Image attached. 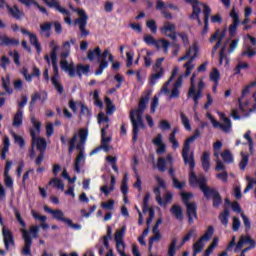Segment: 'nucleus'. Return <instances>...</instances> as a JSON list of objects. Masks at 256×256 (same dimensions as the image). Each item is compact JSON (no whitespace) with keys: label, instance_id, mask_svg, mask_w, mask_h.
<instances>
[{"label":"nucleus","instance_id":"nucleus-34","mask_svg":"<svg viewBox=\"0 0 256 256\" xmlns=\"http://www.w3.org/2000/svg\"><path fill=\"white\" fill-rule=\"evenodd\" d=\"M221 157L222 160L224 161V163H226L227 165H231V163H233L235 161V159L233 158V154L231 153V150L226 149L221 153Z\"/></svg>","mask_w":256,"mask_h":256},{"label":"nucleus","instance_id":"nucleus-45","mask_svg":"<svg viewBox=\"0 0 256 256\" xmlns=\"http://www.w3.org/2000/svg\"><path fill=\"white\" fill-rule=\"evenodd\" d=\"M51 81H52L53 87L56 89V91H58L59 95H63V92L65 91L63 84L59 83V81H57V78L55 77H52Z\"/></svg>","mask_w":256,"mask_h":256},{"label":"nucleus","instance_id":"nucleus-48","mask_svg":"<svg viewBox=\"0 0 256 256\" xmlns=\"http://www.w3.org/2000/svg\"><path fill=\"white\" fill-rule=\"evenodd\" d=\"M154 235L152 237L149 238V241H148V250L151 251V249H153V242L154 241H161V232H156V233H153Z\"/></svg>","mask_w":256,"mask_h":256},{"label":"nucleus","instance_id":"nucleus-14","mask_svg":"<svg viewBox=\"0 0 256 256\" xmlns=\"http://www.w3.org/2000/svg\"><path fill=\"white\" fill-rule=\"evenodd\" d=\"M2 237L6 251H9L11 247H15V236L13 235V232L5 226L2 228Z\"/></svg>","mask_w":256,"mask_h":256},{"label":"nucleus","instance_id":"nucleus-33","mask_svg":"<svg viewBox=\"0 0 256 256\" xmlns=\"http://www.w3.org/2000/svg\"><path fill=\"white\" fill-rule=\"evenodd\" d=\"M13 127H21L23 125V110L18 109L16 114L14 115Z\"/></svg>","mask_w":256,"mask_h":256},{"label":"nucleus","instance_id":"nucleus-47","mask_svg":"<svg viewBox=\"0 0 256 256\" xmlns=\"http://www.w3.org/2000/svg\"><path fill=\"white\" fill-rule=\"evenodd\" d=\"M107 129H109V124H106V126L101 129V137H102L101 144L108 145V143H110L111 141V136L105 137V135H107Z\"/></svg>","mask_w":256,"mask_h":256},{"label":"nucleus","instance_id":"nucleus-56","mask_svg":"<svg viewBox=\"0 0 256 256\" xmlns=\"http://www.w3.org/2000/svg\"><path fill=\"white\" fill-rule=\"evenodd\" d=\"M146 27L155 35L157 33V22L155 20H148L146 22Z\"/></svg>","mask_w":256,"mask_h":256},{"label":"nucleus","instance_id":"nucleus-9","mask_svg":"<svg viewBox=\"0 0 256 256\" xmlns=\"http://www.w3.org/2000/svg\"><path fill=\"white\" fill-rule=\"evenodd\" d=\"M227 36V28H224L222 31L221 29H217L214 34L211 35L209 39V43H215L216 44L212 48V55H215V52L219 47H221V44L223 43V38Z\"/></svg>","mask_w":256,"mask_h":256},{"label":"nucleus","instance_id":"nucleus-57","mask_svg":"<svg viewBox=\"0 0 256 256\" xmlns=\"http://www.w3.org/2000/svg\"><path fill=\"white\" fill-rule=\"evenodd\" d=\"M241 69H249V63L247 62L238 63L234 69V75H239V73H241Z\"/></svg>","mask_w":256,"mask_h":256},{"label":"nucleus","instance_id":"nucleus-20","mask_svg":"<svg viewBox=\"0 0 256 256\" xmlns=\"http://www.w3.org/2000/svg\"><path fill=\"white\" fill-rule=\"evenodd\" d=\"M153 145L157 148L156 153L158 155H163V153H167V146L163 143V135L158 134L156 138L152 140Z\"/></svg>","mask_w":256,"mask_h":256},{"label":"nucleus","instance_id":"nucleus-55","mask_svg":"<svg viewBox=\"0 0 256 256\" xmlns=\"http://www.w3.org/2000/svg\"><path fill=\"white\" fill-rule=\"evenodd\" d=\"M20 73L21 75H23L27 83H31V81H33V75L29 74V70L27 69V67H23Z\"/></svg>","mask_w":256,"mask_h":256},{"label":"nucleus","instance_id":"nucleus-36","mask_svg":"<svg viewBox=\"0 0 256 256\" xmlns=\"http://www.w3.org/2000/svg\"><path fill=\"white\" fill-rule=\"evenodd\" d=\"M84 157L85 155L83 154V149H81L74 163V170L76 171V173H81V161H83Z\"/></svg>","mask_w":256,"mask_h":256},{"label":"nucleus","instance_id":"nucleus-19","mask_svg":"<svg viewBox=\"0 0 256 256\" xmlns=\"http://www.w3.org/2000/svg\"><path fill=\"white\" fill-rule=\"evenodd\" d=\"M186 214L189 225H193V219H197V203L191 202L186 205Z\"/></svg>","mask_w":256,"mask_h":256},{"label":"nucleus","instance_id":"nucleus-3","mask_svg":"<svg viewBox=\"0 0 256 256\" xmlns=\"http://www.w3.org/2000/svg\"><path fill=\"white\" fill-rule=\"evenodd\" d=\"M15 217L22 227V229L20 230L22 233V239L24 241L22 255L32 256L33 253L31 252V247H33V239H37V237H39L40 227L38 225H35L27 230V222L23 220V218L21 217V213L18 210L15 211Z\"/></svg>","mask_w":256,"mask_h":256},{"label":"nucleus","instance_id":"nucleus-42","mask_svg":"<svg viewBox=\"0 0 256 256\" xmlns=\"http://www.w3.org/2000/svg\"><path fill=\"white\" fill-rule=\"evenodd\" d=\"M48 185H54L56 189H60L61 191H65V184H63V180L58 178H53Z\"/></svg>","mask_w":256,"mask_h":256},{"label":"nucleus","instance_id":"nucleus-1","mask_svg":"<svg viewBox=\"0 0 256 256\" xmlns=\"http://www.w3.org/2000/svg\"><path fill=\"white\" fill-rule=\"evenodd\" d=\"M200 135L201 132L199 131V128H197L194 131V134L185 140L182 149V159L184 160V163L190 167L188 183L193 189H195V187H199L205 199H212V206L214 209H219V207L223 205V197H221V194L219 191H217V189L211 188L207 185V177H205L203 174L198 176L195 174V156L193 154H190L189 156V151H191V143H193V141L196 139H199Z\"/></svg>","mask_w":256,"mask_h":256},{"label":"nucleus","instance_id":"nucleus-2","mask_svg":"<svg viewBox=\"0 0 256 256\" xmlns=\"http://www.w3.org/2000/svg\"><path fill=\"white\" fill-rule=\"evenodd\" d=\"M152 93L153 91L147 90L141 96L138 103V108L130 113V121L133 127V143H137V139H139V129H145V122H143V114L145 113V109H147V103H149V99H151Z\"/></svg>","mask_w":256,"mask_h":256},{"label":"nucleus","instance_id":"nucleus-58","mask_svg":"<svg viewBox=\"0 0 256 256\" xmlns=\"http://www.w3.org/2000/svg\"><path fill=\"white\" fill-rule=\"evenodd\" d=\"M75 43H77V39L72 38L70 39V41H66L62 44V47L64 49V51H68L71 53V45H75Z\"/></svg>","mask_w":256,"mask_h":256},{"label":"nucleus","instance_id":"nucleus-7","mask_svg":"<svg viewBox=\"0 0 256 256\" xmlns=\"http://www.w3.org/2000/svg\"><path fill=\"white\" fill-rule=\"evenodd\" d=\"M144 43L149 46L153 45L154 47H156V49H161L162 47L164 49V53H169V45H171V42H169V40H156L152 35L144 36Z\"/></svg>","mask_w":256,"mask_h":256},{"label":"nucleus","instance_id":"nucleus-31","mask_svg":"<svg viewBox=\"0 0 256 256\" xmlns=\"http://www.w3.org/2000/svg\"><path fill=\"white\" fill-rule=\"evenodd\" d=\"M170 213L172 215H174V217L178 220V221H183V219H185V217L183 216V208L179 205H173L170 208Z\"/></svg>","mask_w":256,"mask_h":256},{"label":"nucleus","instance_id":"nucleus-25","mask_svg":"<svg viewBox=\"0 0 256 256\" xmlns=\"http://www.w3.org/2000/svg\"><path fill=\"white\" fill-rule=\"evenodd\" d=\"M197 77L196 73L192 74V77L190 79V89L188 91V97H191V95H196L197 97L202 98L203 97V90H197L195 88V78Z\"/></svg>","mask_w":256,"mask_h":256},{"label":"nucleus","instance_id":"nucleus-12","mask_svg":"<svg viewBox=\"0 0 256 256\" xmlns=\"http://www.w3.org/2000/svg\"><path fill=\"white\" fill-rule=\"evenodd\" d=\"M185 1L186 3H189L190 5H192V15H190V19H192L193 21H197L199 26L203 25V22L199 17V15H201V7H199V5H201V3L203 2H199V0H185Z\"/></svg>","mask_w":256,"mask_h":256},{"label":"nucleus","instance_id":"nucleus-28","mask_svg":"<svg viewBox=\"0 0 256 256\" xmlns=\"http://www.w3.org/2000/svg\"><path fill=\"white\" fill-rule=\"evenodd\" d=\"M38 99L42 101V103H45L47 101V92H43L42 96L40 93L36 92L31 96V101H30V111H33V108L35 107Z\"/></svg>","mask_w":256,"mask_h":256},{"label":"nucleus","instance_id":"nucleus-59","mask_svg":"<svg viewBox=\"0 0 256 256\" xmlns=\"http://www.w3.org/2000/svg\"><path fill=\"white\" fill-rule=\"evenodd\" d=\"M244 139L248 141L250 153H253V145H255V143L253 142V138H251V131H247L244 134Z\"/></svg>","mask_w":256,"mask_h":256},{"label":"nucleus","instance_id":"nucleus-60","mask_svg":"<svg viewBox=\"0 0 256 256\" xmlns=\"http://www.w3.org/2000/svg\"><path fill=\"white\" fill-rule=\"evenodd\" d=\"M101 208L109 209L110 211H112V209H115V200L111 199V200H108L107 202L102 203Z\"/></svg>","mask_w":256,"mask_h":256},{"label":"nucleus","instance_id":"nucleus-5","mask_svg":"<svg viewBox=\"0 0 256 256\" xmlns=\"http://www.w3.org/2000/svg\"><path fill=\"white\" fill-rule=\"evenodd\" d=\"M70 9L72 11H76L79 15V18L76 19L75 23L79 24L80 34L78 35L79 39H83V37H89L91 35V32L87 30V20L89 19V16L87 15V12H85L84 9L78 8L75 10L72 5H70Z\"/></svg>","mask_w":256,"mask_h":256},{"label":"nucleus","instance_id":"nucleus-24","mask_svg":"<svg viewBox=\"0 0 256 256\" xmlns=\"http://www.w3.org/2000/svg\"><path fill=\"white\" fill-rule=\"evenodd\" d=\"M60 68L62 71H66L68 73V76L73 78L76 77L75 74V64L70 63L67 60H61L60 61Z\"/></svg>","mask_w":256,"mask_h":256},{"label":"nucleus","instance_id":"nucleus-15","mask_svg":"<svg viewBox=\"0 0 256 256\" xmlns=\"http://www.w3.org/2000/svg\"><path fill=\"white\" fill-rule=\"evenodd\" d=\"M230 17L232 19V24L229 26V35L231 38H233L237 33V27H239V14L235 10V8H232L230 12Z\"/></svg>","mask_w":256,"mask_h":256},{"label":"nucleus","instance_id":"nucleus-8","mask_svg":"<svg viewBox=\"0 0 256 256\" xmlns=\"http://www.w3.org/2000/svg\"><path fill=\"white\" fill-rule=\"evenodd\" d=\"M125 231H127V226H122V228L117 230L114 235V239L116 241V251L120 256H128L125 253V242H123Z\"/></svg>","mask_w":256,"mask_h":256},{"label":"nucleus","instance_id":"nucleus-21","mask_svg":"<svg viewBox=\"0 0 256 256\" xmlns=\"http://www.w3.org/2000/svg\"><path fill=\"white\" fill-rule=\"evenodd\" d=\"M7 10L9 15H11L13 19H16V21H21V19L25 17V13L19 9L18 5H14L13 7L7 5Z\"/></svg>","mask_w":256,"mask_h":256},{"label":"nucleus","instance_id":"nucleus-30","mask_svg":"<svg viewBox=\"0 0 256 256\" xmlns=\"http://www.w3.org/2000/svg\"><path fill=\"white\" fill-rule=\"evenodd\" d=\"M173 9V11H179V6L173 4V3H167L163 2V0H158L156 2V11H163V9Z\"/></svg>","mask_w":256,"mask_h":256},{"label":"nucleus","instance_id":"nucleus-27","mask_svg":"<svg viewBox=\"0 0 256 256\" xmlns=\"http://www.w3.org/2000/svg\"><path fill=\"white\" fill-rule=\"evenodd\" d=\"M201 163L205 173H209V169H211V153L209 151H204L201 157Z\"/></svg>","mask_w":256,"mask_h":256},{"label":"nucleus","instance_id":"nucleus-54","mask_svg":"<svg viewBox=\"0 0 256 256\" xmlns=\"http://www.w3.org/2000/svg\"><path fill=\"white\" fill-rule=\"evenodd\" d=\"M242 57H248L249 59L255 57L256 51L251 49V46H247L246 50L242 51Z\"/></svg>","mask_w":256,"mask_h":256},{"label":"nucleus","instance_id":"nucleus-17","mask_svg":"<svg viewBox=\"0 0 256 256\" xmlns=\"http://www.w3.org/2000/svg\"><path fill=\"white\" fill-rule=\"evenodd\" d=\"M20 31L23 35H28L30 39V43L33 45V47H35L37 53H41L42 51L41 43H39V39L37 38V35H35V33H31L29 30L25 28H21Z\"/></svg>","mask_w":256,"mask_h":256},{"label":"nucleus","instance_id":"nucleus-44","mask_svg":"<svg viewBox=\"0 0 256 256\" xmlns=\"http://www.w3.org/2000/svg\"><path fill=\"white\" fill-rule=\"evenodd\" d=\"M106 160L108 161V163H110L113 171H115L117 175H119V167L117 166V157L107 156Z\"/></svg>","mask_w":256,"mask_h":256},{"label":"nucleus","instance_id":"nucleus-62","mask_svg":"<svg viewBox=\"0 0 256 256\" xmlns=\"http://www.w3.org/2000/svg\"><path fill=\"white\" fill-rule=\"evenodd\" d=\"M238 45H239V39L232 40V42L230 43L229 48H228V53L229 54L234 53L235 49H237Z\"/></svg>","mask_w":256,"mask_h":256},{"label":"nucleus","instance_id":"nucleus-32","mask_svg":"<svg viewBox=\"0 0 256 256\" xmlns=\"http://www.w3.org/2000/svg\"><path fill=\"white\" fill-rule=\"evenodd\" d=\"M2 88L7 93V95H12L13 89L11 88V77L9 75L2 77Z\"/></svg>","mask_w":256,"mask_h":256},{"label":"nucleus","instance_id":"nucleus-39","mask_svg":"<svg viewBox=\"0 0 256 256\" xmlns=\"http://www.w3.org/2000/svg\"><path fill=\"white\" fill-rule=\"evenodd\" d=\"M219 220L221 221L222 225H224V227L229 225V209H224V211L220 213Z\"/></svg>","mask_w":256,"mask_h":256},{"label":"nucleus","instance_id":"nucleus-46","mask_svg":"<svg viewBox=\"0 0 256 256\" xmlns=\"http://www.w3.org/2000/svg\"><path fill=\"white\" fill-rule=\"evenodd\" d=\"M241 161L239 163V167L241 171H245L247 165H249V156L243 152H241Z\"/></svg>","mask_w":256,"mask_h":256},{"label":"nucleus","instance_id":"nucleus-61","mask_svg":"<svg viewBox=\"0 0 256 256\" xmlns=\"http://www.w3.org/2000/svg\"><path fill=\"white\" fill-rule=\"evenodd\" d=\"M244 243V245H250L249 247H255V240L251 238V236H241L240 237Z\"/></svg>","mask_w":256,"mask_h":256},{"label":"nucleus","instance_id":"nucleus-37","mask_svg":"<svg viewBox=\"0 0 256 256\" xmlns=\"http://www.w3.org/2000/svg\"><path fill=\"white\" fill-rule=\"evenodd\" d=\"M96 57L101 58V48L99 46H97L94 50L88 51L87 59L90 61H95Z\"/></svg>","mask_w":256,"mask_h":256},{"label":"nucleus","instance_id":"nucleus-29","mask_svg":"<svg viewBox=\"0 0 256 256\" xmlns=\"http://www.w3.org/2000/svg\"><path fill=\"white\" fill-rule=\"evenodd\" d=\"M0 46L5 45V47H17L20 45L19 40L15 39V38H10L8 36H0Z\"/></svg>","mask_w":256,"mask_h":256},{"label":"nucleus","instance_id":"nucleus-64","mask_svg":"<svg viewBox=\"0 0 256 256\" xmlns=\"http://www.w3.org/2000/svg\"><path fill=\"white\" fill-rule=\"evenodd\" d=\"M4 183L8 189H13V178L9 174L4 175Z\"/></svg>","mask_w":256,"mask_h":256},{"label":"nucleus","instance_id":"nucleus-35","mask_svg":"<svg viewBox=\"0 0 256 256\" xmlns=\"http://www.w3.org/2000/svg\"><path fill=\"white\" fill-rule=\"evenodd\" d=\"M77 133H74L73 136L71 137V139L68 140V154L69 155H73V151H75V149H77Z\"/></svg>","mask_w":256,"mask_h":256},{"label":"nucleus","instance_id":"nucleus-51","mask_svg":"<svg viewBox=\"0 0 256 256\" xmlns=\"http://www.w3.org/2000/svg\"><path fill=\"white\" fill-rule=\"evenodd\" d=\"M157 168H158V171H160V173H165V171H167V164L165 162V158L163 157L158 158Z\"/></svg>","mask_w":256,"mask_h":256},{"label":"nucleus","instance_id":"nucleus-53","mask_svg":"<svg viewBox=\"0 0 256 256\" xmlns=\"http://www.w3.org/2000/svg\"><path fill=\"white\" fill-rule=\"evenodd\" d=\"M12 137H14L15 143L19 145L20 149H23V147H25V139L22 136H19L15 132H13Z\"/></svg>","mask_w":256,"mask_h":256},{"label":"nucleus","instance_id":"nucleus-49","mask_svg":"<svg viewBox=\"0 0 256 256\" xmlns=\"http://www.w3.org/2000/svg\"><path fill=\"white\" fill-rule=\"evenodd\" d=\"M180 118L182 121V125L186 129V131H191V122L189 121V118L185 115V113H180Z\"/></svg>","mask_w":256,"mask_h":256},{"label":"nucleus","instance_id":"nucleus-6","mask_svg":"<svg viewBox=\"0 0 256 256\" xmlns=\"http://www.w3.org/2000/svg\"><path fill=\"white\" fill-rule=\"evenodd\" d=\"M208 119H210L214 129H221L224 131V133H229L231 131L232 123L231 119L227 118L225 114L220 115L221 121H224V124H221L219 121H217L211 114H208Z\"/></svg>","mask_w":256,"mask_h":256},{"label":"nucleus","instance_id":"nucleus-52","mask_svg":"<svg viewBox=\"0 0 256 256\" xmlns=\"http://www.w3.org/2000/svg\"><path fill=\"white\" fill-rule=\"evenodd\" d=\"M149 199H151V194L147 193L143 198L142 211L147 213L151 208L149 207Z\"/></svg>","mask_w":256,"mask_h":256},{"label":"nucleus","instance_id":"nucleus-13","mask_svg":"<svg viewBox=\"0 0 256 256\" xmlns=\"http://www.w3.org/2000/svg\"><path fill=\"white\" fill-rule=\"evenodd\" d=\"M30 135L32 137V146L34 147L36 145L40 153H45V151H47V140H45V138L37 137V134L33 129L30 130Z\"/></svg>","mask_w":256,"mask_h":256},{"label":"nucleus","instance_id":"nucleus-4","mask_svg":"<svg viewBox=\"0 0 256 256\" xmlns=\"http://www.w3.org/2000/svg\"><path fill=\"white\" fill-rule=\"evenodd\" d=\"M44 211L52 215V219H55V221H60V223H65L68 227H70L71 229H74V231H81L82 229L81 224H75L73 223V220L66 218L65 213H63V210H60V209L53 210L46 205L44 206Z\"/></svg>","mask_w":256,"mask_h":256},{"label":"nucleus","instance_id":"nucleus-23","mask_svg":"<svg viewBox=\"0 0 256 256\" xmlns=\"http://www.w3.org/2000/svg\"><path fill=\"white\" fill-rule=\"evenodd\" d=\"M193 51H194V55L191 56V58L184 64V68L186 69L185 75L186 77H189V75H191V71H193L194 69V65L191 64L195 61V59H197V53H198V48L197 46L193 47Z\"/></svg>","mask_w":256,"mask_h":256},{"label":"nucleus","instance_id":"nucleus-40","mask_svg":"<svg viewBox=\"0 0 256 256\" xmlns=\"http://www.w3.org/2000/svg\"><path fill=\"white\" fill-rule=\"evenodd\" d=\"M180 197L182 199V202L184 203L185 207L187 205H191V199H193V193L191 192H181Z\"/></svg>","mask_w":256,"mask_h":256},{"label":"nucleus","instance_id":"nucleus-26","mask_svg":"<svg viewBox=\"0 0 256 256\" xmlns=\"http://www.w3.org/2000/svg\"><path fill=\"white\" fill-rule=\"evenodd\" d=\"M91 73V65L78 64L75 68V75H78L79 79H83V75H89Z\"/></svg>","mask_w":256,"mask_h":256},{"label":"nucleus","instance_id":"nucleus-43","mask_svg":"<svg viewBox=\"0 0 256 256\" xmlns=\"http://www.w3.org/2000/svg\"><path fill=\"white\" fill-rule=\"evenodd\" d=\"M177 238H173L168 247V256H175L177 253Z\"/></svg>","mask_w":256,"mask_h":256},{"label":"nucleus","instance_id":"nucleus-18","mask_svg":"<svg viewBox=\"0 0 256 256\" xmlns=\"http://www.w3.org/2000/svg\"><path fill=\"white\" fill-rule=\"evenodd\" d=\"M57 51H59V46L54 45L50 52V59L52 61V67L54 71V75L52 77H55V79L59 77V66H57Z\"/></svg>","mask_w":256,"mask_h":256},{"label":"nucleus","instance_id":"nucleus-22","mask_svg":"<svg viewBox=\"0 0 256 256\" xmlns=\"http://www.w3.org/2000/svg\"><path fill=\"white\" fill-rule=\"evenodd\" d=\"M78 137L80 138V143L76 145L77 151H81L83 149V145L87 143V138L89 137V130L87 128H80L78 130Z\"/></svg>","mask_w":256,"mask_h":256},{"label":"nucleus","instance_id":"nucleus-38","mask_svg":"<svg viewBox=\"0 0 256 256\" xmlns=\"http://www.w3.org/2000/svg\"><path fill=\"white\" fill-rule=\"evenodd\" d=\"M163 75H165V70L163 68H160L159 72L156 74H152L150 77V85H156L157 84V80L161 79V77H163Z\"/></svg>","mask_w":256,"mask_h":256},{"label":"nucleus","instance_id":"nucleus-16","mask_svg":"<svg viewBox=\"0 0 256 256\" xmlns=\"http://www.w3.org/2000/svg\"><path fill=\"white\" fill-rule=\"evenodd\" d=\"M200 5L204 8L202 12L204 16V27L202 29V35H207L209 32V17H211V7L205 3H200Z\"/></svg>","mask_w":256,"mask_h":256},{"label":"nucleus","instance_id":"nucleus-11","mask_svg":"<svg viewBox=\"0 0 256 256\" xmlns=\"http://www.w3.org/2000/svg\"><path fill=\"white\" fill-rule=\"evenodd\" d=\"M213 233H215V228H213V226H208L204 235L193 244V251H195V253H201L203 251V241H209L211 237H213Z\"/></svg>","mask_w":256,"mask_h":256},{"label":"nucleus","instance_id":"nucleus-41","mask_svg":"<svg viewBox=\"0 0 256 256\" xmlns=\"http://www.w3.org/2000/svg\"><path fill=\"white\" fill-rule=\"evenodd\" d=\"M175 24L166 22L162 28H160L161 33L167 35V33H173L175 31Z\"/></svg>","mask_w":256,"mask_h":256},{"label":"nucleus","instance_id":"nucleus-10","mask_svg":"<svg viewBox=\"0 0 256 256\" xmlns=\"http://www.w3.org/2000/svg\"><path fill=\"white\" fill-rule=\"evenodd\" d=\"M45 5H47L50 9H56L58 13H61L62 15H67V17L64 18L65 23H68V25H71V12L69 10L61 7V5L56 0H42Z\"/></svg>","mask_w":256,"mask_h":256},{"label":"nucleus","instance_id":"nucleus-63","mask_svg":"<svg viewBox=\"0 0 256 256\" xmlns=\"http://www.w3.org/2000/svg\"><path fill=\"white\" fill-rule=\"evenodd\" d=\"M172 182H173V186L175 187V189H184V187H185V181H182V182H180V181H178L177 180V177H174L173 179H172Z\"/></svg>","mask_w":256,"mask_h":256},{"label":"nucleus","instance_id":"nucleus-50","mask_svg":"<svg viewBox=\"0 0 256 256\" xmlns=\"http://www.w3.org/2000/svg\"><path fill=\"white\" fill-rule=\"evenodd\" d=\"M210 79L215 83V85H219V79H221V74L217 68H214L213 71L210 73Z\"/></svg>","mask_w":256,"mask_h":256}]
</instances>
